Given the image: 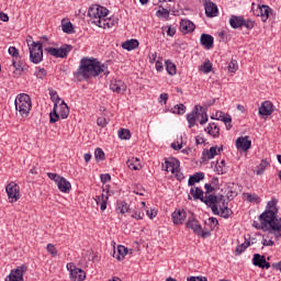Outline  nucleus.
<instances>
[{
    "label": "nucleus",
    "instance_id": "56",
    "mask_svg": "<svg viewBox=\"0 0 281 281\" xmlns=\"http://www.w3.org/2000/svg\"><path fill=\"white\" fill-rule=\"evenodd\" d=\"M47 177L52 181H55V183H58L60 181V179L63 178V176H58V173H52V172H48Z\"/></svg>",
    "mask_w": 281,
    "mask_h": 281
},
{
    "label": "nucleus",
    "instance_id": "33",
    "mask_svg": "<svg viewBox=\"0 0 281 281\" xmlns=\"http://www.w3.org/2000/svg\"><path fill=\"white\" fill-rule=\"evenodd\" d=\"M130 170H142V162H139V158L132 157L126 161Z\"/></svg>",
    "mask_w": 281,
    "mask_h": 281
},
{
    "label": "nucleus",
    "instance_id": "50",
    "mask_svg": "<svg viewBox=\"0 0 281 281\" xmlns=\"http://www.w3.org/2000/svg\"><path fill=\"white\" fill-rule=\"evenodd\" d=\"M215 170H216L217 175H225V172H227V171L225 170V160H222V161L220 162V165H216V166H215Z\"/></svg>",
    "mask_w": 281,
    "mask_h": 281
},
{
    "label": "nucleus",
    "instance_id": "37",
    "mask_svg": "<svg viewBox=\"0 0 281 281\" xmlns=\"http://www.w3.org/2000/svg\"><path fill=\"white\" fill-rule=\"evenodd\" d=\"M205 131L209 133V135H212V137H218L221 130L216 125V123H211Z\"/></svg>",
    "mask_w": 281,
    "mask_h": 281
},
{
    "label": "nucleus",
    "instance_id": "26",
    "mask_svg": "<svg viewBox=\"0 0 281 281\" xmlns=\"http://www.w3.org/2000/svg\"><path fill=\"white\" fill-rule=\"evenodd\" d=\"M187 120L189 123V128H192L194 124H196V120H199V105H195L192 113L187 115Z\"/></svg>",
    "mask_w": 281,
    "mask_h": 281
},
{
    "label": "nucleus",
    "instance_id": "35",
    "mask_svg": "<svg viewBox=\"0 0 281 281\" xmlns=\"http://www.w3.org/2000/svg\"><path fill=\"white\" fill-rule=\"evenodd\" d=\"M130 210L131 207L128 206V203H126L125 201H117L116 203L117 214H126V212H128Z\"/></svg>",
    "mask_w": 281,
    "mask_h": 281
},
{
    "label": "nucleus",
    "instance_id": "38",
    "mask_svg": "<svg viewBox=\"0 0 281 281\" xmlns=\"http://www.w3.org/2000/svg\"><path fill=\"white\" fill-rule=\"evenodd\" d=\"M116 23H117L116 20L103 18V20L99 24V27H103V30H106V27H108L110 30L111 27H115Z\"/></svg>",
    "mask_w": 281,
    "mask_h": 281
},
{
    "label": "nucleus",
    "instance_id": "51",
    "mask_svg": "<svg viewBox=\"0 0 281 281\" xmlns=\"http://www.w3.org/2000/svg\"><path fill=\"white\" fill-rule=\"evenodd\" d=\"M166 65V71H177V65H175V63H172V60L167 59L165 61Z\"/></svg>",
    "mask_w": 281,
    "mask_h": 281
},
{
    "label": "nucleus",
    "instance_id": "47",
    "mask_svg": "<svg viewBox=\"0 0 281 281\" xmlns=\"http://www.w3.org/2000/svg\"><path fill=\"white\" fill-rule=\"evenodd\" d=\"M94 157L97 159V161H104V159H106L105 155H104V150H102V148L98 147L94 150Z\"/></svg>",
    "mask_w": 281,
    "mask_h": 281
},
{
    "label": "nucleus",
    "instance_id": "41",
    "mask_svg": "<svg viewBox=\"0 0 281 281\" xmlns=\"http://www.w3.org/2000/svg\"><path fill=\"white\" fill-rule=\"evenodd\" d=\"M221 212L217 215L222 216V218H229L233 214L232 209H228L227 205H220Z\"/></svg>",
    "mask_w": 281,
    "mask_h": 281
},
{
    "label": "nucleus",
    "instance_id": "13",
    "mask_svg": "<svg viewBox=\"0 0 281 281\" xmlns=\"http://www.w3.org/2000/svg\"><path fill=\"white\" fill-rule=\"evenodd\" d=\"M171 218L173 225H183V223H186V218H188V213H186V210L179 209L171 214Z\"/></svg>",
    "mask_w": 281,
    "mask_h": 281
},
{
    "label": "nucleus",
    "instance_id": "49",
    "mask_svg": "<svg viewBox=\"0 0 281 281\" xmlns=\"http://www.w3.org/2000/svg\"><path fill=\"white\" fill-rule=\"evenodd\" d=\"M199 71H212V64L210 63V59H206L199 66Z\"/></svg>",
    "mask_w": 281,
    "mask_h": 281
},
{
    "label": "nucleus",
    "instance_id": "21",
    "mask_svg": "<svg viewBox=\"0 0 281 281\" xmlns=\"http://www.w3.org/2000/svg\"><path fill=\"white\" fill-rule=\"evenodd\" d=\"M56 184L58 187L59 192H64L65 194H69V192H71V182L65 179V177H61Z\"/></svg>",
    "mask_w": 281,
    "mask_h": 281
},
{
    "label": "nucleus",
    "instance_id": "5",
    "mask_svg": "<svg viewBox=\"0 0 281 281\" xmlns=\"http://www.w3.org/2000/svg\"><path fill=\"white\" fill-rule=\"evenodd\" d=\"M100 70V60L94 57H82L79 64V71H98Z\"/></svg>",
    "mask_w": 281,
    "mask_h": 281
},
{
    "label": "nucleus",
    "instance_id": "58",
    "mask_svg": "<svg viewBox=\"0 0 281 281\" xmlns=\"http://www.w3.org/2000/svg\"><path fill=\"white\" fill-rule=\"evenodd\" d=\"M109 63L111 61H105L104 64L99 61V70L97 71H109Z\"/></svg>",
    "mask_w": 281,
    "mask_h": 281
},
{
    "label": "nucleus",
    "instance_id": "10",
    "mask_svg": "<svg viewBox=\"0 0 281 281\" xmlns=\"http://www.w3.org/2000/svg\"><path fill=\"white\" fill-rule=\"evenodd\" d=\"M102 74L101 71H76L74 72L75 82H82V80L89 81V78H98Z\"/></svg>",
    "mask_w": 281,
    "mask_h": 281
},
{
    "label": "nucleus",
    "instance_id": "2",
    "mask_svg": "<svg viewBox=\"0 0 281 281\" xmlns=\"http://www.w3.org/2000/svg\"><path fill=\"white\" fill-rule=\"evenodd\" d=\"M15 111H19L21 117H27L32 111V98L26 93H21L14 101Z\"/></svg>",
    "mask_w": 281,
    "mask_h": 281
},
{
    "label": "nucleus",
    "instance_id": "17",
    "mask_svg": "<svg viewBox=\"0 0 281 281\" xmlns=\"http://www.w3.org/2000/svg\"><path fill=\"white\" fill-rule=\"evenodd\" d=\"M181 166V162L179 160H166L165 165H162V169L166 170V172H172V175L179 172V168Z\"/></svg>",
    "mask_w": 281,
    "mask_h": 281
},
{
    "label": "nucleus",
    "instance_id": "25",
    "mask_svg": "<svg viewBox=\"0 0 281 281\" xmlns=\"http://www.w3.org/2000/svg\"><path fill=\"white\" fill-rule=\"evenodd\" d=\"M180 31L183 32V34H190V32H194V23L190 20H181Z\"/></svg>",
    "mask_w": 281,
    "mask_h": 281
},
{
    "label": "nucleus",
    "instance_id": "4",
    "mask_svg": "<svg viewBox=\"0 0 281 281\" xmlns=\"http://www.w3.org/2000/svg\"><path fill=\"white\" fill-rule=\"evenodd\" d=\"M30 49V60L34 65H38L43 60V43L42 42H32L29 47Z\"/></svg>",
    "mask_w": 281,
    "mask_h": 281
},
{
    "label": "nucleus",
    "instance_id": "44",
    "mask_svg": "<svg viewBox=\"0 0 281 281\" xmlns=\"http://www.w3.org/2000/svg\"><path fill=\"white\" fill-rule=\"evenodd\" d=\"M268 166L269 161H267V159H262L261 162L257 166V175H263Z\"/></svg>",
    "mask_w": 281,
    "mask_h": 281
},
{
    "label": "nucleus",
    "instance_id": "46",
    "mask_svg": "<svg viewBox=\"0 0 281 281\" xmlns=\"http://www.w3.org/2000/svg\"><path fill=\"white\" fill-rule=\"evenodd\" d=\"M120 139H131V130L121 128L119 130Z\"/></svg>",
    "mask_w": 281,
    "mask_h": 281
},
{
    "label": "nucleus",
    "instance_id": "16",
    "mask_svg": "<svg viewBox=\"0 0 281 281\" xmlns=\"http://www.w3.org/2000/svg\"><path fill=\"white\" fill-rule=\"evenodd\" d=\"M204 8H205V14L209 18H214L218 14V7L216 3L212 2L211 0H204Z\"/></svg>",
    "mask_w": 281,
    "mask_h": 281
},
{
    "label": "nucleus",
    "instance_id": "62",
    "mask_svg": "<svg viewBox=\"0 0 281 281\" xmlns=\"http://www.w3.org/2000/svg\"><path fill=\"white\" fill-rule=\"evenodd\" d=\"M100 179H101V181H102L103 183H109V181H111V175H109V173H102V175L100 176Z\"/></svg>",
    "mask_w": 281,
    "mask_h": 281
},
{
    "label": "nucleus",
    "instance_id": "52",
    "mask_svg": "<svg viewBox=\"0 0 281 281\" xmlns=\"http://www.w3.org/2000/svg\"><path fill=\"white\" fill-rule=\"evenodd\" d=\"M156 16H162V19H168L170 16V11L166 8H162L161 10H158L156 12Z\"/></svg>",
    "mask_w": 281,
    "mask_h": 281
},
{
    "label": "nucleus",
    "instance_id": "59",
    "mask_svg": "<svg viewBox=\"0 0 281 281\" xmlns=\"http://www.w3.org/2000/svg\"><path fill=\"white\" fill-rule=\"evenodd\" d=\"M220 117H221L222 122H224V124L232 123V116L229 114H223Z\"/></svg>",
    "mask_w": 281,
    "mask_h": 281
},
{
    "label": "nucleus",
    "instance_id": "3",
    "mask_svg": "<svg viewBox=\"0 0 281 281\" xmlns=\"http://www.w3.org/2000/svg\"><path fill=\"white\" fill-rule=\"evenodd\" d=\"M108 14L109 9L99 4H94L88 10V16L90 18L91 23H93L98 27L102 23L103 19H106Z\"/></svg>",
    "mask_w": 281,
    "mask_h": 281
},
{
    "label": "nucleus",
    "instance_id": "11",
    "mask_svg": "<svg viewBox=\"0 0 281 281\" xmlns=\"http://www.w3.org/2000/svg\"><path fill=\"white\" fill-rule=\"evenodd\" d=\"M7 194L9 199H11V203H16L19 199L21 198V194L19 193V184L14 182H10L7 187Z\"/></svg>",
    "mask_w": 281,
    "mask_h": 281
},
{
    "label": "nucleus",
    "instance_id": "30",
    "mask_svg": "<svg viewBox=\"0 0 281 281\" xmlns=\"http://www.w3.org/2000/svg\"><path fill=\"white\" fill-rule=\"evenodd\" d=\"M97 205H100V210L101 212H104V210H106V203L109 201V194H104L102 193L101 195L97 196L94 199Z\"/></svg>",
    "mask_w": 281,
    "mask_h": 281
},
{
    "label": "nucleus",
    "instance_id": "7",
    "mask_svg": "<svg viewBox=\"0 0 281 281\" xmlns=\"http://www.w3.org/2000/svg\"><path fill=\"white\" fill-rule=\"evenodd\" d=\"M49 95H50V100L52 102H54V109L53 112L49 113V123L50 124H56V122H58V104H60V102H64L63 99H60V97H58V92L54 91V90H49Z\"/></svg>",
    "mask_w": 281,
    "mask_h": 281
},
{
    "label": "nucleus",
    "instance_id": "61",
    "mask_svg": "<svg viewBox=\"0 0 281 281\" xmlns=\"http://www.w3.org/2000/svg\"><path fill=\"white\" fill-rule=\"evenodd\" d=\"M217 199V205H227V203L225 202V195L221 194V195H216Z\"/></svg>",
    "mask_w": 281,
    "mask_h": 281
},
{
    "label": "nucleus",
    "instance_id": "63",
    "mask_svg": "<svg viewBox=\"0 0 281 281\" xmlns=\"http://www.w3.org/2000/svg\"><path fill=\"white\" fill-rule=\"evenodd\" d=\"M97 124H98V126H101V128H104V126H106V119L105 117H98Z\"/></svg>",
    "mask_w": 281,
    "mask_h": 281
},
{
    "label": "nucleus",
    "instance_id": "55",
    "mask_svg": "<svg viewBox=\"0 0 281 281\" xmlns=\"http://www.w3.org/2000/svg\"><path fill=\"white\" fill-rule=\"evenodd\" d=\"M238 71V61L236 59H232L228 64V71Z\"/></svg>",
    "mask_w": 281,
    "mask_h": 281
},
{
    "label": "nucleus",
    "instance_id": "39",
    "mask_svg": "<svg viewBox=\"0 0 281 281\" xmlns=\"http://www.w3.org/2000/svg\"><path fill=\"white\" fill-rule=\"evenodd\" d=\"M229 190L226 194L228 201H234V199H236V196H238V191H236V188H238V184L236 183H232V186L228 187Z\"/></svg>",
    "mask_w": 281,
    "mask_h": 281
},
{
    "label": "nucleus",
    "instance_id": "45",
    "mask_svg": "<svg viewBox=\"0 0 281 281\" xmlns=\"http://www.w3.org/2000/svg\"><path fill=\"white\" fill-rule=\"evenodd\" d=\"M171 113H176L177 115H183V113H186V105H183V103L175 105L171 109Z\"/></svg>",
    "mask_w": 281,
    "mask_h": 281
},
{
    "label": "nucleus",
    "instance_id": "31",
    "mask_svg": "<svg viewBox=\"0 0 281 281\" xmlns=\"http://www.w3.org/2000/svg\"><path fill=\"white\" fill-rule=\"evenodd\" d=\"M123 49L127 52H133V49H137L139 47V41L137 40H128L122 44Z\"/></svg>",
    "mask_w": 281,
    "mask_h": 281
},
{
    "label": "nucleus",
    "instance_id": "29",
    "mask_svg": "<svg viewBox=\"0 0 281 281\" xmlns=\"http://www.w3.org/2000/svg\"><path fill=\"white\" fill-rule=\"evenodd\" d=\"M202 155H203V157H202L203 161L214 159V157H216V155H218L217 147L213 146L210 149H204Z\"/></svg>",
    "mask_w": 281,
    "mask_h": 281
},
{
    "label": "nucleus",
    "instance_id": "22",
    "mask_svg": "<svg viewBox=\"0 0 281 281\" xmlns=\"http://www.w3.org/2000/svg\"><path fill=\"white\" fill-rule=\"evenodd\" d=\"M23 273H25V268L23 267L12 270L8 276V281H23Z\"/></svg>",
    "mask_w": 281,
    "mask_h": 281
},
{
    "label": "nucleus",
    "instance_id": "32",
    "mask_svg": "<svg viewBox=\"0 0 281 281\" xmlns=\"http://www.w3.org/2000/svg\"><path fill=\"white\" fill-rule=\"evenodd\" d=\"M205 179V173L203 172H195L193 176H190L188 186H194V183H200Z\"/></svg>",
    "mask_w": 281,
    "mask_h": 281
},
{
    "label": "nucleus",
    "instance_id": "8",
    "mask_svg": "<svg viewBox=\"0 0 281 281\" xmlns=\"http://www.w3.org/2000/svg\"><path fill=\"white\" fill-rule=\"evenodd\" d=\"M71 49H74V46L64 44L59 48L47 47L45 48V52H47V54L50 56H55V58H67Z\"/></svg>",
    "mask_w": 281,
    "mask_h": 281
},
{
    "label": "nucleus",
    "instance_id": "64",
    "mask_svg": "<svg viewBox=\"0 0 281 281\" xmlns=\"http://www.w3.org/2000/svg\"><path fill=\"white\" fill-rule=\"evenodd\" d=\"M146 214H147V216H149V218H155V216H157V210H155V209H151L150 211L147 210Z\"/></svg>",
    "mask_w": 281,
    "mask_h": 281
},
{
    "label": "nucleus",
    "instance_id": "48",
    "mask_svg": "<svg viewBox=\"0 0 281 281\" xmlns=\"http://www.w3.org/2000/svg\"><path fill=\"white\" fill-rule=\"evenodd\" d=\"M246 201H248L249 203H260V196H258V194L256 193H247Z\"/></svg>",
    "mask_w": 281,
    "mask_h": 281
},
{
    "label": "nucleus",
    "instance_id": "19",
    "mask_svg": "<svg viewBox=\"0 0 281 281\" xmlns=\"http://www.w3.org/2000/svg\"><path fill=\"white\" fill-rule=\"evenodd\" d=\"M57 115L58 120H67L69 117V105L65 103V101H61L60 103H57Z\"/></svg>",
    "mask_w": 281,
    "mask_h": 281
},
{
    "label": "nucleus",
    "instance_id": "28",
    "mask_svg": "<svg viewBox=\"0 0 281 281\" xmlns=\"http://www.w3.org/2000/svg\"><path fill=\"white\" fill-rule=\"evenodd\" d=\"M126 256H128V248H126L125 246H119L117 251L114 250L113 252V258H115L119 261L124 260Z\"/></svg>",
    "mask_w": 281,
    "mask_h": 281
},
{
    "label": "nucleus",
    "instance_id": "57",
    "mask_svg": "<svg viewBox=\"0 0 281 281\" xmlns=\"http://www.w3.org/2000/svg\"><path fill=\"white\" fill-rule=\"evenodd\" d=\"M9 54L13 58H19V49H16V47H14V46L9 47Z\"/></svg>",
    "mask_w": 281,
    "mask_h": 281
},
{
    "label": "nucleus",
    "instance_id": "40",
    "mask_svg": "<svg viewBox=\"0 0 281 281\" xmlns=\"http://www.w3.org/2000/svg\"><path fill=\"white\" fill-rule=\"evenodd\" d=\"M250 246H251V241H249V240H247V238H245V243H243L236 247L235 256H240V254H244V251L247 249V247H250Z\"/></svg>",
    "mask_w": 281,
    "mask_h": 281
},
{
    "label": "nucleus",
    "instance_id": "27",
    "mask_svg": "<svg viewBox=\"0 0 281 281\" xmlns=\"http://www.w3.org/2000/svg\"><path fill=\"white\" fill-rule=\"evenodd\" d=\"M273 113V103L271 101H265L259 108L260 115H271Z\"/></svg>",
    "mask_w": 281,
    "mask_h": 281
},
{
    "label": "nucleus",
    "instance_id": "54",
    "mask_svg": "<svg viewBox=\"0 0 281 281\" xmlns=\"http://www.w3.org/2000/svg\"><path fill=\"white\" fill-rule=\"evenodd\" d=\"M255 25H256V21L249 20V19L248 20L244 19L243 27H247L248 30H254Z\"/></svg>",
    "mask_w": 281,
    "mask_h": 281
},
{
    "label": "nucleus",
    "instance_id": "34",
    "mask_svg": "<svg viewBox=\"0 0 281 281\" xmlns=\"http://www.w3.org/2000/svg\"><path fill=\"white\" fill-rule=\"evenodd\" d=\"M190 194H191V196H193L194 201H201V199H203L205 196L204 195L205 193L199 187L191 188Z\"/></svg>",
    "mask_w": 281,
    "mask_h": 281
},
{
    "label": "nucleus",
    "instance_id": "53",
    "mask_svg": "<svg viewBox=\"0 0 281 281\" xmlns=\"http://www.w3.org/2000/svg\"><path fill=\"white\" fill-rule=\"evenodd\" d=\"M46 250L50 256H58V249H56V246L54 244H48L46 246Z\"/></svg>",
    "mask_w": 281,
    "mask_h": 281
},
{
    "label": "nucleus",
    "instance_id": "6",
    "mask_svg": "<svg viewBox=\"0 0 281 281\" xmlns=\"http://www.w3.org/2000/svg\"><path fill=\"white\" fill-rule=\"evenodd\" d=\"M186 227L187 229H192V232H194L201 238H207V236H210V232L203 231V227L201 224H199V221L194 218V214L188 218Z\"/></svg>",
    "mask_w": 281,
    "mask_h": 281
},
{
    "label": "nucleus",
    "instance_id": "23",
    "mask_svg": "<svg viewBox=\"0 0 281 281\" xmlns=\"http://www.w3.org/2000/svg\"><path fill=\"white\" fill-rule=\"evenodd\" d=\"M110 89L115 93H124V91H126V87L124 86V82H122V80H116V79L111 81Z\"/></svg>",
    "mask_w": 281,
    "mask_h": 281
},
{
    "label": "nucleus",
    "instance_id": "36",
    "mask_svg": "<svg viewBox=\"0 0 281 281\" xmlns=\"http://www.w3.org/2000/svg\"><path fill=\"white\" fill-rule=\"evenodd\" d=\"M61 30L65 34H74V24L70 21L63 19Z\"/></svg>",
    "mask_w": 281,
    "mask_h": 281
},
{
    "label": "nucleus",
    "instance_id": "15",
    "mask_svg": "<svg viewBox=\"0 0 281 281\" xmlns=\"http://www.w3.org/2000/svg\"><path fill=\"white\" fill-rule=\"evenodd\" d=\"M252 265L255 267H260V269H270L271 263L267 261L265 256H261L260 254H255L252 258Z\"/></svg>",
    "mask_w": 281,
    "mask_h": 281
},
{
    "label": "nucleus",
    "instance_id": "24",
    "mask_svg": "<svg viewBox=\"0 0 281 281\" xmlns=\"http://www.w3.org/2000/svg\"><path fill=\"white\" fill-rule=\"evenodd\" d=\"M229 25L233 30H238V27H243L245 25V18L238 15H231Z\"/></svg>",
    "mask_w": 281,
    "mask_h": 281
},
{
    "label": "nucleus",
    "instance_id": "14",
    "mask_svg": "<svg viewBox=\"0 0 281 281\" xmlns=\"http://www.w3.org/2000/svg\"><path fill=\"white\" fill-rule=\"evenodd\" d=\"M255 13L257 16H261V21L263 23H267V20L269 19V14L273 13V9L267 4H258V10Z\"/></svg>",
    "mask_w": 281,
    "mask_h": 281
},
{
    "label": "nucleus",
    "instance_id": "9",
    "mask_svg": "<svg viewBox=\"0 0 281 281\" xmlns=\"http://www.w3.org/2000/svg\"><path fill=\"white\" fill-rule=\"evenodd\" d=\"M67 269L70 273V280L72 281H85L87 279V272L85 270L76 267V263L69 262L67 263Z\"/></svg>",
    "mask_w": 281,
    "mask_h": 281
},
{
    "label": "nucleus",
    "instance_id": "20",
    "mask_svg": "<svg viewBox=\"0 0 281 281\" xmlns=\"http://www.w3.org/2000/svg\"><path fill=\"white\" fill-rule=\"evenodd\" d=\"M236 146L238 150H249V148H251V140H249V136L238 137L236 139Z\"/></svg>",
    "mask_w": 281,
    "mask_h": 281
},
{
    "label": "nucleus",
    "instance_id": "43",
    "mask_svg": "<svg viewBox=\"0 0 281 281\" xmlns=\"http://www.w3.org/2000/svg\"><path fill=\"white\" fill-rule=\"evenodd\" d=\"M198 117H201L200 124H206L207 123V112L205 109L201 105H199V111H198Z\"/></svg>",
    "mask_w": 281,
    "mask_h": 281
},
{
    "label": "nucleus",
    "instance_id": "12",
    "mask_svg": "<svg viewBox=\"0 0 281 281\" xmlns=\"http://www.w3.org/2000/svg\"><path fill=\"white\" fill-rule=\"evenodd\" d=\"M201 202L205 203L207 207H211L213 214H220L218 213V205H217V198L215 194H207L204 195V198H201Z\"/></svg>",
    "mask_w": 281,
    "mask_h": 281
},
{
    "label": "nucleus",
    "instance_id": "42",
    "mask_svg": "<svg viewBox=\"0 0 281 281\" xmlns=\"http://www.w3.org/2000/svg\"><path fill=\"white\" fill-rule=\"evenodd\" d=\"M11 67H13L15 71H27V69H30V67L23 64V61H15V60H12Z\"/></svg>",
    "mask_w": 281,
    "mask_h": 281
},
{
    "label": "nucleus",
    "instance_id": "18",
    "mask_svg": "<svg viewBox=\"0 0 281 281\" xmlns=\"http://www.w3.org/2000/svg\"><path fill=\"white\" fill-rule=\"evenodd\" d=\"M200 45L205 49H212L214 47V37L210 34L203 33L200 37Z\"/></svg>",
    "mask_w": 281,
    "mask_h": 281
},
{
    "label": "nucleus",
    "instance_id": "60",
    "mask_svg": "<svg viewBox=\"0 0 281 281\" xmlns=\"http://www.w3.org/2000/svg\"><path fill=\"white\" fill-rule=\"evenodd\" d=\"M204 189H205L204 195L212 194V192H214V187H212V184L210 183H206L204 186Z\"/></svg>",
    "mask_w": 281,
    "mask_h": 281
},
{
    "label": "nucleus",
    "instance_id": "1",
    "mask_svg": "<svg viewBox=\"0 0 281 281\" xmlns=\"http://www.w3.org/2000/svg\"><path fill=\"white\" fill-rule=\"evenodd\" d=\"M260 223L254 222L252 227L272 234L277 240L281 237V218H278V199H272L267 204V210L259 215Z\"/></svg>",
    "mask_w": 281,
    "mask_h": 281
}]
</instances>
